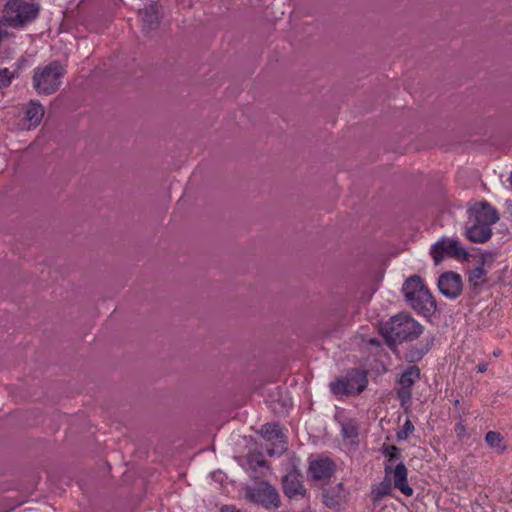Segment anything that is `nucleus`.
Returning <instances> with one entry per match:
<instances>
[{
  "instance_id": "c756f323",
  "label": "nucleus",
  "mask_w": 512,
  "mask_h": 512,
  "mask_svg": "<svg viewBox=\"0 0 512 512\" xmlns=\"http://www.w3.org/2000/svg\"><path fill=\"white\" fill-rule=\"evenodd\" d=\"M486 370H487V365H486V364H480V365H478V371H479L480 373H484Z\"/></svg>"
},
{
  "instance_id": "412c9836",
  "label": "nucleus",
  "mask_w": 512,
  "mask_h": 512,
  "mask_svg": "<svg viewBox=\"0 0 512 512\" xmlns=\"http://www.w3.org/2000/svg\"><path fill=\"white\" fill-rule=\"evenodd\" d=\"M14 77L15 74L7 68L0 69V89L8 87Z\"/></svg>"
},
{
  "instance_id": "bb28decb",
  "label": "nucleus",
  "mask_w": 512,
  "mask_h": 512,
  "mask_svg": "<svg viewBox=\"0 0 512 512\" xmlns=\"http://www.w3.org/2000/svg\"><path fill=\"white\" fill-rule=\"evenodd\" d=\"M384 453L390 461L399 457V449L396 446L386 447Z\"/></svg>"
},
{
  "instance_id": "7ed1b4c3",
  "label": "nucleus",
  "mask_w": 512,
  "mask_h": 512,
  "mask_svg": "<svg viewBox=\"0 0 512 512\" xmlns=\"http://www.w3.org/2000/svg\"><path fill=\"white\" fill-rule=\"evenodd\" d=\"M389 343H401L418 338L422 332V325L407 314H398L390 319L382 328Z\"/></svg>"
},
{
  "instance_id": "ddd939ff",
  "label": "nucleus",
  "mask_w": 512,
  "mask_h": 512,
  "mask_svg": "<svg viewBox=\"0 0 512 512\" xmlns=\"http://www.w3.org/2000/svg\"><path fill=\"white\" fill-rule=\"evenodd\" d=\"M347 498L348 492L344 489L342 483H338L323 494L324 504L335 510H339L347 502Z\"/></svg>"
},
{
  "instance_id": "f8f14e48",
  "label": "nucleus",
  "mask_w": 512,
  "mask_h": 512,
  "mask_svg": "<svg viewBox=\"0 0 512 512\" xmlns=\"http://www.w3.org/2000/svg\"><path fill=\"white\" fill-rule=\"evenodd\" d=\"M358 378L360 379V384L357 386L350 385L345 378L332 382L330 388L335 395L359 394L366 388L368 381L365 373H359Z\"/></svg>"
},
{
  "instance_id": "5701e85b",
  "label": "nucleus",
  "mask_w": 512,
  "mask_h": 512,
  "mask_svg": "<svg viewBox=\"0 0 512 512\" xmlns=\"http://www.w3.org/2000/svg\"><path fill=\"white\" fill-rule=\"evenodd\" d=\"M342 432L344 437L354 438L358 435V428L354 423L349 422L343 425Z\"/></svg>"
},
{
  "instance_id": "393cba45",
  "label": "nucleus",
  "mask_w": 512,
  "mask_h": 512,
  "mask_svg": "<svg viewBox=\"0 0 512 512\" xmlns=\"http://www.w3.org/2000/svg\"><path fill=\"white\" fill-rule=\"evenodd\" d=\"M496 258V255L492 252L482 253L480 256V263L483 268L484 266H490Z\"/></svg>"
},
{
  "instance_id": "dca6fc26",
  "label": "nucleus",
  "mask_w": 512,
  "mask_h": 512,
  "mask_svg": "<svg viewBox=\"0 0 512 512\" xmlns=\"http://www.w3.org/2000/svg\"><path fill=\"white\" fill-rule=\"evenodd\" d=\"M394 486L404 495L411 496L413 489L407 483V468L403 463H399L394 469Z\"/></svg>"
},
{
  "instance_id": "423d86ee",
  "label": "nucleus",
  "mask_w": 512,
  "mask_h": 512,
  "mask_svg": "<svg viewBox=\"0 0 512 512\" xmlns=\"http://www.w3.org/2000/svg\"><path fill=\"white\" fill-rule=\"evenodd\" d=\"M245 497L256 504H260L267 509H277L280 507V495L275 487L266 481L258 482L253 487L244 489Z\"/></svg>"
},
{
  "instance_id": "a211bd4d",
  "label": "nucleus",
  "mask_w": 512,
  "mask_h": 512,
  "mask_svg": "<svg viewBox=\"0 0 512 512\" xmlns=\"http://www.w3.org/2000/svg\"><path fill=\"white\" fill-rule=\"evenodd\" d=\"M485 441L487 445L495 449L497 453H503L507 448L503 436L496 431H489L485 436Z\"/></svg>"
},
{
  "instance_id": "20e7f679",
  "label": "nucleus",
  "mask_w": 512,
  "mask_h": 512,
  "mask_svg": "<svg viewBox=\"0 0 512 512\" xmlns=\"http://www.w3.org/2000/svg\"><path fill=\"white\" fill-rule=\"evenodd\" d=\"M62 75V66L58 62H52L34 71L33 86L39 94H53L60 87Z\"/></svg>"
},
{
  "instance_id": "cd10ccee",
  "label": "nucleus",
  "mask_w": 512,
  "mask_h": 512,
  "mask_svg": "<svg viewBox=\"0 0 512 512\" xmlns=\"http://www.w3.org/2000/svg\"><path fill=\"white\" fill-rule=\"evenodd\" d=\"M359 373H364L363 371H360V370H355L353 371L346 379H347V382H349L350 385L352 386H357L358 384H360V379L358 378V374Z\"/></svg>"
},
{
  "instance_id": "6ab92c4d",
  "label": "nucleus",
  "mask_w": 512,
  "mask_h": 512,
  "mask_svg": "<svg viewBox=\"0 0 512 512\" xmlns=\"http://www.w3.org/2000/svg\"><path fill=\"white\" fill-rule=\"evenodd\" d=\"M420 376V370L416 366L409 367L401 376L400 384L401 387H410L415 383V381Z\"/></svg>"
},
{
  "instance_id": "0eeeda50",
  "label": "nucleus",
  "mask_w": 512,
  "mask_h": 512,
  "mask_svg": "<svg viewBox=\"0 0 512 512\" xmlns=\"http://www.w3.org/2000/svg\"><path fill=\"white\" fill-rule=\"evenodd\" d=\"M434 263L438 265L444 257L451 256L457 259H466L468 256L467 251L455 239L442 238L437 241L430 251Z\"/></svg>"
},
{
  "instance_id": "a878e982",
  "label": "nucleus",
  "mask_w": 512,
  "mask_h": 512,
  "mask_svg": "<svg viewBox=\"0 0 512 512\" xmlns=\"http://www.w3.org/2000/svg\"><path fill=\"white\" fill-rule=\"evenodd\" d=\"M8 25H9V22L5 19V15H4L3 18H0V40L9 36V33L7 31Z\"/></svg>"
},
{
  "instance_id": "f3484780",
  "label": "nucleus",
  "mask_w": 512,
  "mask_h": 512,
  "mask_svg": "<svg viewBox=\"0 0 512 512\" xmlns=\"http://www.w3.org/2000/svg\"><path fill=\"white\" fill-rule=\"evenodd\" d=\"M486 274L487 271L482 266H478L471 270L469 273L470 286L473 287V289L479 291L487 282Z\"/></svg>"
},
{
  "instance_id": "f257e3e1",
  "label": "nucleus",
  "mask_w": 512,
  "mask_h": 512,
  "mask_svg": "<svg viewBox=\"0 0 512 512\" xmlns=\"http://www.w3.org/2000/svg\"><path fill=\"white\" fill-rule=\"evenodd\" d=\"M407 304L419 314L429 317L437 310L436 300L418 275L408 277L402 286Z\"/></svg>"
},
{
  "instance_id": "1a4fd4ad",
  "label": "nucleus",
  "mask_w": 512,
  "mask_h": 512,
  "mask_svg": "<svg viewBox=\"0 0 512 512\" xmlns=\"http://www.w3.org/2000/svg\"><path fill=\"white\" fill-rule=\"evenodd\" d=\"M438 288L446 298L455 299L462 293V279L455 272H444L438 279Z\"/></svg>"
},
{
  "instance_id": "4be33fe9",
  "label": "nucleus",
  "mask_w": 512,
  "mask_h": 512,
  "mask_svg": "<svg viewBox=\"0 0 512 512\" xmlns=\"http://www.w3.org/2000/svg\"><path fill=\"white\" fill-rule=\"evenodd\" d=\"M414 432V425L410 420H407L402 429L397 432V438L399 440L407 439Z\"/></svg>"
},
{
  "instance_id": "6e6552de",
  "label": "nucleus",
  "mask_w": 512,
  "mask_h": 512,
  "mask_svg": "<svg viewBox=\"0 0 512 512\" xmlns=\"http://www.w3.org/2000/svg\"><path fill=\"white\" fill-rule=\"evenodd\" d=\"M261 431L263 437L272 445L266 447L269 456H279L286 451V439L277 424H266Z\"/></svg>"
},
{
  "instance_id": "aec40b11",
  "label": "nucleus",
  "mask_w": 512,
  "mask_h": 512,
  "mask_svg": "<svg viewBox=\"0 0 512 512\" xmlns=\"http://www.w3.org/2000/svg\"><path fill=\"white\" fill-rule=\"evenodd\" d=\"M391 491V484L388 481H383L380 484H378L375 488H373V495L375 500H380L383 497L390 494Z\"/></svg>"
},
{
  "instance_id": "2eb2a0df",
  "label": "nucleus",
  "mask_w": 512,
  "mask_h": 512,
  "mask_svg": "<svg viewBox=\"0 0 512 512\" xmlns=\"http://www.w3.org/2000/svg\"><path fill=\"white\" fill-rule=\"evenodd\" d=\"M44 108L37 101H31L25 111L24 120L28 122V129L38 126L44 117Z\"/></svg>"
},
{
  "instance_id": "f03ea898",
  "label": "nucleus",
  "mask_w": 512,
  "mask_h": 512,
  "mask_svg": "<svg viewBox=\"0 0 512 512\" xmlns=\"http://www.w3.org/2000/svg\"><path fill=\"white\" fill-rule=\"evenodd\" d=\"M499 220L497 211L487 203L474 205L469 211L470 226L466 236L474 243H483L492 235L491 226Z\"/></svg>"
},
{
  "instance_id": "39448f33",
  "label": "nucleus",
  "mask_w": 512,
  "mask_h": 512,
  "mask_svg": "<svg viewBox=\"0 0 512 512\" xmlns=\"http://www.w3.org/2000/svg\"><path fill=\"white\" fill-rule=\"evenodd\" d=\"M38 12V6L22 0H11L4 9L5 19L12 27H22L31 22L36 18Z\"/></svg>"
},
{
  "instance_id": "9d476101",
  "label": "nucleus",
  "mask_w": 512,
  "mask_h": 512,
  "mask_svg": "<svg viewBox=\"0 0 512 512\" xmlns=\"http://www.w3.org/2000/svg\"><path fill=\"white\" fill-rule=\"evenodd\" d=\"M283 491L289 498H303L306 493V489L301 481L300 474L296 470H292L286 476L283 481Z\"/></svg>"
},
{
  "instance_id": "4468645a",
  "label": "nucleus",
  "mask_w": 512,
  "mask_h": 512,
  "mask_svg": "<svg viewBox=\"0 0 512 512\" xmlns=\"http://www.w3.org/2000/svg\"><path fill=\"white\" fill-rule=\"evenodd\" d=\"M308 473L316 481L329 479L334 473V464L327 458L314 460L309 465Z\"/></svg>"
},
{
  "instance_id": "9b49d317",
  "label": "nucleus",
  "mask_w": 512,
  "mask_h": 512,
  "mask_svg": "<svg viewBox=\"0 0 512 512\" xmlns=\"http://www.w3.org/2000/svg\"><path fill=\"white\" fill-rule=\"evenodd\" d=\"M139 15L146 29H156L162 19L161 7L156 2H150L140 9Z\"/></svg>"
},
{
  "instance_id": "b1692460",
  "label": "nucleus",
  "mask_w": 512,
  "mask_h": 512,
  "mask_svg": "<svg viewBox=\"0 0 512 512\" xmlns=\"http://www.w3.org/2000/svg\"><path fill=\"white\" fill-rule=\"evenodd\" d=\"M397 395H398V398H399L402 406L405 405L406 403H408L412 397L411 390L407 387H401L398 390Z\"/></svg>"
},
{
  "instance_id": "c85d7f7f",
  "label": "nucleus",
  "mask_w": 512,
  "mask_h": 512,
  "mask_svg": "<svg viewBox=\"0 0 512 512\" xmlns=\"http://www.w3.org/2000/svg\"><path fill=\"white\" fill-rule=\"evenodd\" d=\"M456 432L458 437H462L466 432L465 426L462 423H459L456 426Z\"/></svg>"
}]
</instances>
